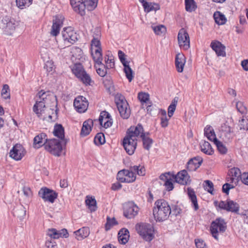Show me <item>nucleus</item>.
Segmentation results:
<instances>
[{
  "label": "nucleus",
  "mask_w": 248,
  "mask_h": 248,
  "mask_svg": "<svg viewBox=\"0 0 248 248\" xmlns=\"http://www.w3.org/2000/svg\"><path fill=\"white\" fill-rule=\"evenodd\" d=\"M155 207L153 210V215L156 221L161 222L168 219L171 213V209L168 202L163 199H160L155 202Z\"/></svg>",
  "instance_id": "obj_1"
},
{
  "label": "nucleus",
  "mask_w": 248,
  "mask_h": 248,
  "mask_svg": "<svg viewBox=\"0 0 248 248\" xmlns=\"http://www.w3.org/2000/svg\"><path fill=\"white\" fill-rule=\"evenodd\" d=\"M115 102L121 117L128 119L130 115V109L125 97L121 94H117L115 97Z\"/></svg>",
  "instance_id": "obj_2"
},
{
  "label": "nucleus",
  "mask_w": 248,
  "mask_h": 248,
  "mask_svg": "<svg viewBox=\"0 0 248 248\" xmlns=\"http://www.w3.org/2000/svg\"><path fill=\"white\" fill-rule=\"evenodd\" d=\"M63 145H64L63 142L55 139L46 140L44 143L45 149L47 152L57 156H60Z\"/></svg>",
  "instance_id": "obj_3"
},
{
  "label": "nucleus",
  "mask_w": 248,
  "mask_h": 248,
  "mask_svg": "<svg viewBox=\"0 0 248 248\" xmlns=\"http://www.w3.org/2000/svg\"><path fill=\"white\" fill-rule=\"evenodd\" d=\"M227 229L226 223L221 218H217L213 221L210 227L212 236L217 240L219 241V233H224Z\"/></svg>",
  "instance_id": "obj_4"
},
{
  "label": "nucleus",
  "mask_w": 248,
  "mask_h": 248,
  "mask_svg": "<svg viewBox=\"0 0 248 248\" xmlns=\"http://www.w3.org/2000/svg\"><path fill=\"white\" fill-rule=\"evenodd\" d=\"M138 233L145 241L151 242L154 238V229L152 225L141 223L136 226Z\"/></svg>",
  "instance_id": "obj_5"
},
{
  "label": "nucleus",
  "mask_w": 248,
  "mask_h": 248,
  "mask_svg": "<svg viewBox=\"0 0 248 248\" xmlns=\"http://www.w3.org/2000/svg\"><path fill=\"white\" fill-rule=\"evenodd\" d=\"M72 72L84 84L89 85L92 79L90 76L85 71L81 64L76 63L73 68Z\"/></svg>",
  "instance_id": "obj_6"
},
{
  "label": "nucleus",
  "mask_w": 248,
  "mask_h": 248,
  "mask_svg": "<svg viewBox=\"0 0 248 248\" xmlns=\"http://www.w3.org/2000/svg\"><path fill=\"white\" fill-rule=\"evenodd\" d=\"M38 195L44 202L53 203L58 198V194L54 190L46 187H42L38 192Z\"/></svg>",
  "instance_id": "obj_7"
},
{
  "label": "nucleus",
  "mask_w": 248,
  "mask_h": 248,
  "mask_svg": "<svg viewBox=\"0 0 248 248\" xmlns=\"http://www.w3.org/2000/svg\"><path fill=\"white\" fill-rule=\"evenodd\" d=\"M117 179L121 183H132L136 179V175L129 168L128 170L124 169L118 171Z\"/></svg>",
  "instance_id": "obj_8"
},
{
  "label": "nucleus",
  "mask_w": 248,
  "mask_h": 248,
  "mask_svg": "<svg viewBox=\"0 0 248 248\" xmlns=\"http://www.w3.org/2000/svg\"><path fill=\"white\" fill-rule=\"evenodd\" d=\"M139 211V207L133 202H128L124 205V216L127 218H133Z\"/></svg>",
  "instance_id": "obj_9"
},
{
  "label": "nucleus",
  "mask_w": 248,
  "mask_h": 248,
  "mask_svg": "<svg viewBox=\"0 0 248 248\" xmlns=\"http://www.w3.org/2000/svg\"><path fill=\"white\" fill-rule=\"evenodd\" d=\"M178 42L180 47L183 50H187L190 47V38L186 30L182 28L179 31Z\"/></svg>",
  "instance_id": "obj_10"
},
{
  "label": "nucleus",
  "mask_w": 248,
  "mask_h": 248,
  "mask_svg": "<svg viewBox=\"0 0 248 248\" xmlns=\"http://www.w3.org/2000/svg\"><path fill=\"white\" fill-rule=\"evenodd\" d=\"M62 37L64 43L74 44L78 40V35L71 27L64 28L62 32Z\"/></svg>",
  "instance_id": "obj_11"
},
{
  "label": "nucleus",
  "mask_w": 248,
  "mask_h": 248,
  "mask_svg": "<svg viewBox=\"0 0 248 248\" xmlns=\"http://www.w3.org/2000/svg\"><path fill=\"white\" fill-rule=\"evenodd\" d=\"M234 136L232 128L226 124L222 125L219 129V137L225 142L230 141Z\"/></svg>",
  "instance_id": "obj_12"
},
{
  "label": "nucleus",
  "mask_w": 248,
  "mask_h": 248,
  "mask_svg": "<svg viewBox=\"0 0 248 248\" xmlns=\"http://www.w3.org/2000/svg\"><path fill=\"white\" fill-rule=\"evenodd\" d=\"M123 145L126 152L129 155L134 154L137 146V140L125 136L123 141Z\"/></svg>",
  "instance_id": "obj_13"
},
{
  "label": "nucleus",
  "mask_w": 248,
  "mask_h": 248,
  "mask_svg": "<svg viewBox=\"0 0 248 248\" xmlns=\"http://www.w3.org/2000/svg\"><path fill=\"white\" fill-rule=\"evenodd\" d=\"M171 178L175 180V182L181 185H187L190 184L191 180L186 170H184L176 175H172Z\"/></svg>",
  "instance_id": "obj_14"
},
{
  "label": "nucleus",
  "mask_w": 248,
  "mask_h": 248,
  "mask_svg": "<svg viewBox=\"0 0 248 248\" xmlns=\"http://www.w3.org/2000/svg\"><path fill=\"white\" fill-rule=\"evenodd\" d=\"M10 156L15 160H20L25 154L24 147L20 144H16L10 150Z\"/></svg>",
  "instance_id": "obj_15"
},
{
  "label": "nucleus",
  "mask_w": 248,
  "mask_h": 248,
  "mask_svg": "<svg viewBox=\"0 0 248 248\" xmlns=\"http://www.w3.org/2000/svg\"><path fill=\"white\" fill-rule=\"evenodd\" d=\"M146 132H144V129L142 125L139 124L135 127H131L127 132L126 136L137 140V138L140 137L141 138V135L145 134Z\"/></svg>",
  "instance_id": "obj_16"
},
{
  "label": "nucleus",
  "mask_w": 248,
  "mask_h": 248,
  "mask_svg": "<svg viewBox=\"0 0 248 248\" xmlns=\"http://www.w3.org/2000/svg\"><path fill=\"white\" fill-rule=\"evenodd\" d=\"M64 17L61 15H57L53 20V24L50 31V34L56 36L60 32V29L63 25Z\"/></svg>",
  "instance_id": "obj_17"
},
{
  "label": "nucleus",
  "mask_w": 248,
  "mask_h": 248,
  "mask_svg": "<svg viewBox=\"0 0 248 248\" xmlns=\"http://www.w3.org/2000/svg\"><path fill=\"white\" fill-rule=\"evenodd\" d=\"M46 234L53 239H58L60 237L67 238L69 236L67 230L65 229L61 230H57L54 228L49 229L46 231Z\"/></svg>",
  "instance_id": "obj_18"
},
{
  "label": "nucleus",
  "mask_w": 248,
  "mask_h": 248,
  "mask_svg": "<svg viewBox=\"0 0 248 248\" xmlns=\"http://www.w3.org/2000/svg\"><path fill=\"white\" fill-rule=\"evenodd\" d=\"M74 106L78 111L80 113L84 112L87 109L88 102L85 97L80 96L75 99Z\"/></svg>",
  "instance_id": "obj_19"
},
{
  "label": "nucleus",
  "mask_w": 248,
  "mask_h": 248,
  "mask_svg": "<svg viewBox=\"0 0 248 248\" xmlns=\"http://www.w3.org/2000/svg\"><path fill=\"white\" fill-rule=\"evenodd\" d=\"M99 122L100 125L105 128L111 126L112 124V120L110 114L106 111H103L100 113Z\"/></svg>",
  "instance_id": "obj_20"
},
{
  "label": "nucleus",
  "mask_w": 248,
  "mask_h": 248,
  "mask_svg": "<svg viewBox=\"0 0 248 248\" xmlns=\"http://www.w3.org/2000/svg\"><path fill=\"white\" fill-rule=\"evenodd\" d=\"M229 175L231 177L228 178V181L231 183H234L235 185L238 184L242 176L240 169L237 168H232L229 171Z\"/></svg>",
  "instance_id": "obj_21"
},
{
  "label": "nucleus",
  "mask_w": 248,
  "mask_h": 248,
  "mask_svg": "<svg viewBox=\"0 0 248 248\" xmlns=\"http://www.w3.org/2000/svg\"><path fill=\"white\" fill-rule=\"evenodd\" d=\"M97 6V0H84L83 3L80 4V15L83 16L85 14V10L88 11L93 10Z\"/></svg>",
  "instance_id": "obj_22"
},
{
  "label": "nucleus",
  "mask_w": 248,
  "mask_h": 248,
  "mask_svg": "<svg viewBox=\"0 0 248 248\" xmlns=\"http://www.w3.org/2000/svg\"><path fill=\"white\" fill-rule=\"evenodd\" d=\"M202 159L200 156L195 157L189 160L187 164V169L190 171L196 170L201 165Z\"/></svg>",
  "instance_id": "obj_23"
},
{
  "label": "nucleus",
  "mask_w": 248,
  "mask_h": 248,
  "mask_svg": "<svg viewBox=\"0 0 248 248\" xmlns=\"http://www.w3.org/2000/svg\"><path fill=\"white\" fill-rule=\"evenodd\" d=\"M53 98V96L49 94V92H46L43 90L40 91L36 96L35 101H38L47 105L48 101Z\"/></svg>",
  "instance_id": "obj_24"
},
{
  "label": "nucleus",
  "mask_w": 248,
  "mask_h": 248,
  "mask_svg": "<svg viewBox=\"0 0 248 248\" xmlns=\"http://www.w3.org/2000/svg\"><path fill=\"white\" fill-rule=\"evenodd\" d=\"M210 46L218 56H225V47L220 42L218 41L212 42Z\"/></svg>",
  "instance_id": "obj_25"
},
{
  "label": "nucleus",
  "mask_w": 248,
  "mask_h": 248,
  "mask_svg": "<svg viewBox=\"0 0 248 248\" xmlns=\"http://www.w3.org/2000/svg\"><path fill=\"white\" fill-rule=\"evenodd\" d=\"M54 135L61 139L62 142H63L65 145L67 143V140L64 139V128L61 124H56L54 128Z\"/></svg>",
  "instance_id": "obj_26"
},
{
  "label": "nucleus",
  "mask_w": 248,
  "mask_h": 248,
  "mask_svg": "<svg viewBox=\"0 0 248 248\" xmlns=\"http://www.w3.org/2000/svg\"><path fill=\"white\" fill-rule=\"evenodd\" d=\"M186 62V58L181 53H178L175 57V66L178 72L181 73L183 71L184 66Z\"/></svg>",
  "instance_id": "obj_27"
},
{
  "label": "nucleus",
  "mask_w": 248,
  "mask_h": 248,
  "mask_svg": "<svg viewBox=\"0 0 248 248\" xmlns=\"http://www.w3.org/2000/svg\"><path fill=\"white\" fill-rule=\"evenodd\" d=\"M92 56L96 64L98 66H104L102 62L103 57L101 48L94 49L93 51H92Z\"/></svg>",
  "instance_id": "obj_28"
},
{
  "label": "nucleus",
  "mask_w": 248,
  "mask_h": 248,
  "mask_svg": "<svg viewBox=\"0 0 248 248\" xmlns=\"http://www.w3.org/2000/svg\"><path fill=\"white\" fill-rule=\"evenodd\" d=\"M129 238V231L127 229L123 228L119 232L118 239L120 244H125L128 242Z\"/></svg>",
  "instance_id": "obj_29"
},
{
  "label": "nucleus",
  "mask_w": 248,
  "mask_h": 248,
  "mask_svg": "<svg viewBox=\"0 0 248 248\" xmlns=\"http://www.w3.org/2000/svg\"><path fill=\"white\" fill-rule=\"evenodd\" d=\"M93 125V121L91 119H89L85 121L82 125L80 135L83 136H86L89 135L91 131L92 126Z\"/></svg>",
  "instance_id": "obj_30"
},
{
  "label": "nucleus",
  "mask_w": 248,
  "mask_h": 248,
  "mask_svg": "<svg viewBox=\"0 0 248 248\" xmlns=\"http://www.w3.org/2000/svg\"><path fill=\"white\" fill-rule=\"evenodd\" d=\"M46 134L42 133L37 136H35L33 140V144L35 148H39L42 146L44 145V141H46L48 140L46 139Z\"/></svg>",
  "instance_id": "obj_31"
},
{
  "label": "nucleus",
  "mask_w": 248,
  "mask_h": 248,
  "mask_svg": "<svg viewBox=\"0 0 248 248\" xmlns=\"http://www.w3.org/2000/svg\"><path fill=\"white\" fill-rule=\"evenodd\" d=\"M149 133L146 132L145 134L141 135V139L143 143V148L147 150H149L153 143V140L149 137Z\"/></svg>",
  "instance_id": "obj_32"
},
{
  "label": "nucleus",
  "mask_w": 248,
  "mask_h": 248,
  "mask_svg": "<svg viewBox=\"0 0 248 248\" xmlns=\"http://www.w3.org/2000/svg\"><path fill=\"white\" fill-rule=\"evenodd\" d=\"M78 240H82L88 237L90 234V229L88 227H83L74 232Z\"/></svg>",
  "instance_id": "obj_33"
},
{
  "label": "nucleus",
  "mask_w": 248,
  "mask_h": 248,
  "mask_svg": "<svg viewBox=\"0 0 248 248\" xmlns=\"http://www.w3.org/2000/svg\"><path fill=\"white\" fill-rule=\"evenodd\" d=\"M187 194L192 203L194 210L197 211L199 209V205L198 204L197 197L195 191L192 188L188 187L187 188Z\"/></svg>",
  "instance_id": "obj_34"
},
{
  "label": "nucleus",
  "mask_w": 248,
  "mask_h": 248,
  "mask_svg": "<svg viewBox=\"0 0 248 248\" xmlns=\"http://www.w3.org/2000/svg\"><path fill=\"white\" fill-rule=\"evenodd\" d=\"M204 134L207 139L211 141L214 142L215 140H217L214 130L210 125H207L204 128Z\"/></svg>",
  "instance_id": "obj_35"
},
{
  "label": "nucleus",
  "mask_w": 248,
  "mask_h": 248,
  "mask_svg": "<svg viewBox=\"0 0 248 248\" xmlns=\"http://www.w3.org/2000/svg\"><path fill=\"white\" fill-rule=\"evenodd\" d=\"M46 106V105L44 104V103L36 101L35 104L33 107V111L37 114L38 117H40L44 111Z\"/></svg>",
  "instance_id": "obj_36"
},
{
  "label": "nucleus",
  "mask_w": 248,
  "mask_h": 248,
  "mask_svg": "<svg viewBox=\"0 0 248 248\" xmlns=\"http://www.w3.org/2000/svg\"><path fill=\"white\" fill-rule=\"evenodd\" d=\"M215 22L218 25H224L227 21L225 16L219 11H216L214 14Z\"/></svg>",
  "instance_id": "obj_37"
},
{
  "label": "nucleus",
  "mask_w": 248,
  "mask_h": 248,
  "mask_svg": "<svg viewBox=\"0 0 248 248\" xmlns=\"http://www.w3.org/2000/svg\"><path fill=\"white\" fill-rule=\"evenodd\" d=\"M201 150L202 152L208 155H212L214 150L209 142L203 141L201 143Z\"/></svg>",
  "instance_id": "obj_38"
},
{
  "label": "nucleus",
  "mask_w": 248,
  "mask_h": 248,
  "mask_svg": "<svg viewBox=\"0 0 248 248\" xmlns=\"http://www.w3.org/2000/svg\"><path fill=\"white\" fill-rule=\"evenodd\" d=\"M86 205L88 206V208L91 212H94L97 209L96 202L94 198L92 197L87 196L85 200Z\"/></svg>",
  "instance_id": "obj_39"
},
{
  "label": "nucleus",
  "mask_w": 248,
  "mask_h": 248,
  "mask_svg": "<svg viewBox=\"0 0 248 248\" xmlns=\"http://www.w3.org/2000/svg\"><path fill=\"white\" fill-rule=\"evenodd\" d=\"M239 209V204L233 201L228 200L227 201V211L237 213Z\"/></svg>",
  "instance_id": "obj_40"
},
{
  "label": "nucleus",
  "mask_w": 248,
  "mask_h": 248,
  "mask_svg": "<svg viewBox=\"0 0 248 248\" xmlns=\"http://www.w3.org/2000/svg\"><path fill=\"white\" fill-rule=\"evenodd\" d=\"M131 170L134 172L135 175L137 174L140 176H144L145 174V169L143 166L141 165H135L130 166Z\"/></svg>",
  "instance_id": "obj_41"
},
{
  "label": "nucleus",
  "mask_w": 248,
  "mask_h": 248,
  "mask_svg": "<svg viewBox=\"0 0 248 248\" xmlns=\"http://www.w3.org/2000/svg\"><path fill=\"white\" fill-rule=\"evenodd\" d=\"M144 11L149 13L151 11H156L160 9L158 4L152 2L145 3V6L143 7Z\"/></svg>",
  "instance_id": "obj_42"
},
{
  "label": "nucleus",
  "mask_w": 248,
  "mask_h": 248,
  "mask_svg": "<svg viewBox=\"0 0 248 248\" xmlns=\"http://www.w3.org/2000/svg\"><path fill=\"white\" fill-rule=\"evenodd\" d=\"M178 97H175L172 100L171 104L169 106L168 108V113L169 118H170L173 114L174 112L176 109L177 104L178 103Z\"/></svg>",
  "instance_id": "obj_43"
},
{
  "label": "nucleus",
  "mask_w": 248,
  "mask_h": 248,
  "mask_svg": "<svg viewBox=\"0 0 248 248\" xmlns=\"http://www.w3.org/2000/svg\"><path fill=\"white\" fill-rule=\"evenodd\" d=\"M238 126L240 130H248V116H242L239 121Z\"/></svg>",
  "instance_id": "obj_44"
},
{
  "label": "nucleus",
  "mask_w": 248,
  "mask_h": 248,
  "mask_svg": "<svg viewBox=\"0 0 248 248\" xmlns=\"http://www.w3.org/2000/svg\"><path fill=\"white\" fill-rule=\"evenodd\" d=\"M214 142L216 145L217 150L221 154L225 155L227 153L228 149L222 142L217 139Z\"/></svg>",
  "instance_id": "obj_45"
},
{
  "label": "nucleus",
  "mask_w": 248,
  "mask_h": 248,
  "mask_svg": "<svg viewBox=\"0 0 248 248\" xmlns=\"http://www.w3.org/2000/svg\"><path fill=\"white\" fill-rule=\"evenodd\" d=\"M185 6L186 11L189 12L194 11L197 8L194 0H185Z\"/></svg>",
  "instance_id": "obj_46"
},
{
  "label": "nucleus",
  "mask_w": 248,
  "mask_h": 248,
  "mask_svg": "<svg viewBox=\"0 0 248 248\" xmlns=\"http://www.w3.org/2000/svg\"><path fill=\"white\" fill-rule=\"evenodd\" d=\"M16 4L20 9L29 7L32 3V0H16Z\"/></svg>",
  "instance_id": "obj_47"
},
{
  "label": "nucleus",
  "mask_w": 248,
  "mask_h": 248,
  "mask_svg": "<svg viewBox=\"0 0 248 248\" xmlns=\"http://www.w3.org/2000/svg\"><path fill=\"white\" fill-rule=\"evenodd\" d=\"M138 98L142 105H143V103L147 104H151V102L149 101V95L147 93L142 92L139 93L138 94Z\"/></svg>",
  "instance_id": "obj_48"
},
{
  "label": "nucleus",
  "mask_w": 248,
  "mask_h": 248,
  "mask_svg": "<svg viewBox=\"0 0 248 248\" xmlns=\"http://www.w3.org/2000/svg\"><path fill=\"white\" fill-rule=\"evenodd\" d=\"M105 142V136L102 133H97L94 139V142L97 145H102Z\"/></svg>",
  "instance_id": "obj_49"
},
{
  "label": "nucleus",
  "mask_w": 248,
  "mask_h": 248,
  "mask_svg": "<svg viewBox=\"0 0 248 248\" xmlns=\"http://www.w3.org/2000/svg\"><path fill=\"white\" fill-rule=\"evenodd\" d=\"M83 0H70V3L74 10L80 14V4L83 3Z\"/></svg>",
  "instance_id": "obj_50"
},
{
  "label": "nucleus",
  "mask_w": 248,
  "mask_h": 248,
  "mask_svg": "<svg viewBox=\"0 0 248 248\" xmlns=\"http://www.w3.org/2000/svg\"><path fill=\"white\" fill-rule=\"evenodd\" d=\"M14 215L18 217L21 218L25 216L26 210L22 206L16 207L14 209Z\"/></svg>",
  "instance_id": "obj_51"
},
{
  "label": "nucleus",
  "mask_w": 248,
  "mask_h": 248,
  "mask_svg": "<svg viewBox=\"0 0 248 248\" xmlns=\"http://www.w3.org/2000/svg\"><path fill=\"white\" fill-rule=\"evenodd\" d=\"M105 62L107 68L110 69L114 67V61L112 56H109L108 55H106L105 56Z\"/></svg>",
  "instance_id": "obj_52"
},
{
  "label": "nucleus",
  "mask_w": 248,
  "mask_h": 248,
  "mask_svg": "<svg viewBox=\"0 0 248 248\" xmlns=\"http://www.w3.org/2000/svg\"><path fill=\"white\" fill-rule=\"evenodd\" d=\"M1 96L5 99H9L10 98V89L7 84H4L1 90Z\"/></svg>",
  "instance_id": "obj_53"
},
{
  "label": "nucleus",
  "mask_w": 248,
  "mask_h": 248,
  "mask_svg": "<svg viewBox=\"0 0 248 248\" xmlns=\"http://www.w3.org/2000/svg\"><path fill=\"white\" fill-rule=\"evenodd\" d=\"M118 223L116 221L115 218H110L108 217L107 218V222L105 224V229L106 231L109 230L111 227L117 224Z\"/></svg>",
  "instance_id": "obj_54"
},
{
  "label": "nucleus",
  "mask_w": 248,
  "mask_h": 248,
  "mask_svg": "<svg viewBox=\"0 0 248 248\" xmlns=\"http://www.w3.org/2000/svg\"><path fill=\"white\" fill-rule=\"evenodd\" d=\"M236 108L243 115H246L247 113V109L242 102H238L236 104Z\"/></svg>",
  "instance_id": "obj_55"
},
{
  "label": "nucleus",
  "mask_w": 248,
  "mask_h": 248,
  "mask_svg": "<svg viewBox=\"0 0 248 248\" xmlns=\"http://www.w3.org/2000/svg\"><path fill=\"white\" fill-rule=\"evenodd\" d=\"M155 33L157 35H160L166 31V28L163 25L152 26Z\"/></svg>",
  "instance_id": "obj_56"
},
{
  "label": "nucleus",
  "mask_w": 248,
  "mask_h": 248,
  "mask_svg": "<svg viewBox=\"0 0 248 248\" xmlns=\"http://www.w3.org/2000/svg\"><path fill=\"white\" fill-rule=\"evenodd\" d=\"M124 72L125 74L126 77L128 79L129 82H131L134 78V72L131 67H127L125 68H124Z\"/></svg>",
  "instance_id": "obj_57"
},
{
  "label": "nucleus",
  "mask_w": 248,
  "mask_h": 248,
  "mask_svg": "<svg viewBox=\"0 0 248 248\" xmlns=\"http://www.w3.org/2000/svg\"><path fill=\"white\" fill-rule=\"evenodd\" d=\"M205 185L204 186L205 190L211 194H213L214 191L213 183L210 180H206L204 181Z\"/></svg>",
  "instance_id": "obj_58"
},
{
  "label": "nucleus",
  "mask_w": 248,
  "mask_h": 248,
  "mask_svg": "<svg viewBox=\"0 0 248 248\" xmlns=\"http://www.w3.org/2000/svg\"><path fill=\"white\" fill-rule=\"evenodd\" d=\"M91 51H93L94 49L101 48L100 39L93 38L91 41Z\"/></svg>",
  "instance_id": "obj_59"
},
{
  "label": "nucleus",
  "mask_w": 248,
  "mask_h": 248,
  "mask_svg": "<svg viewBox=\"0 0 248 248\" xmlns=\"http://www.w3.org/2000/svg\"><path fill=\"white\" fill-rule=\"evenodd\" d=\"M106 68L104 65V66H99L98 68L96 67V72L100 76L104 77L107 74Z\"/></svg>",
  "instance_id": "obj_60"
},
{
  "label": "nucleus",
  "mask_w": 248,
  "mask_h": 248,
  "mask_svg": "<svg viewBox=\"0 0 248 248\" xmlns=\"http://www.w3.org/2000/svg\"><path fill=\"white\" fill-rule=\"evenodd\" d=\"M195 243L197 248H208L204 241L201 239H196Z\"/></svg>",
  "instance_id": "obj_61"
},
{
  "label": "nucleus",
  "mask_w": 248,
  "mask_h": 248,
  "mask_svg": "<svg viewBox=\"0 0 248 248\" xmlns=\"http://www.w3.org/2000/svg\"><path fill=\"white\" fill-rule=\"evenodd\" d=\"M164 185L165 186L167 190L170 191L173 189V185L172 182V179L170 178L164 183Z\"/></svg>",
  "instance_id": "obj_62"
},
{
  "label": "nucleus",
  "mask_w": 248,
  "mask_h": 248,
  "mask_svg": "<svg viewBox=\"0 0 248 248\" xmlns=\"http://www.w3.org/2000/svg\"><path fill=\"white\" fill-rule=\"evenodd\" d=\"M146 109L147 112L149 113L150 115H154L155 114V112L156 110V109L155 108V107L152 104H146Z\"/></svg>",
  "instance_id": "obj_63"
},
{
  "label": "nucleus",
  "mask_w": 248,
  "mask_h": 248,
  "mask_svg": "<svg viewBox=\"0 0 248 248\" xmlns=\"http://www.w3.org/2000/svg\"><path fill=\"white\" fill-rule=\"evenodd\" d=\"M242 182L248 186V172H244L241 177Z\"/></svg>",
  "instance_id": "obj_64"
}]
</instances>
